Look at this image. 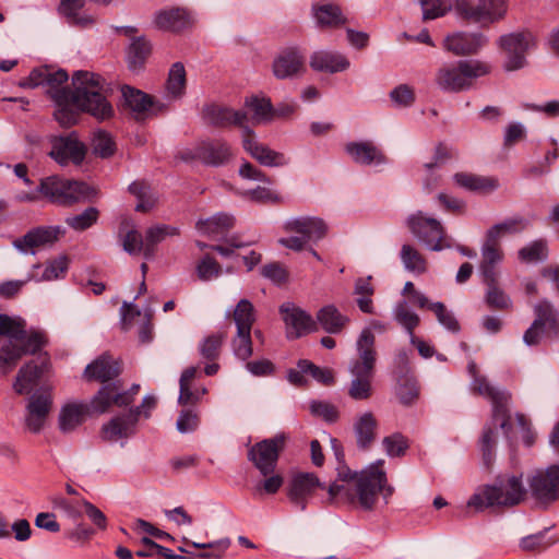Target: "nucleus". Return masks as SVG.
<instances>
[{
  "label": "nucleus",
  "instance_id": "obj_1",
  "mask_svg": "<svg viewBox=\"0 0 559 559\" xmlns=\"http://www.w3.org/2000/svg\"><path fill=\"white\" fill-rule=\"evenodd\" d=\"M393 493L394 488L389 484L384 461L379 460L360 472L340 473V478L328 489V502L373 511L380 495L388 503Z\"/></svg>",
  "mask_w": 559,
  "mask_h": 559
},
{
  "label": "nucleus",
  "instance_id": "obj_2",
  "mask_svg": "<svg viewBox=\"0 0 559 559\" xmlns=\"http://www.w3.org/2000/svg\"><path fill=\"white\" fill-rule=\"evenodd\" d=\"M75 91L62 90L52 94L58 109L56 120L66 128L76 123L79 112L86 111L98 120L112 116L114 109L103 95V80L99 75L80 71L73 76Z\"/></svg>",
  "mask_w": 559,
  "mask_h": 559
},
{
  "label": "nucleus",
  "instance_id": "obj_3",
  "mask_svg": "<svg viewBox=\"0 0 559 559\" xmlns=\"http://www.w3.org/2000/svg\"><path fill=\"white\" fill-rule=\"evenodd\" d=\"M140 391L139 384H133L130 390L119 392L117 384L103 386L92 399L90 405L84 403L70 402L64 404L59 413V428L63 432H71L82 425L91 414H104L111 406H128Z\"/></svg>",
  "mask_w": 559,
  "mask_h": 559
},
{
  "label": "nucleus",
  "instance_id": "obj_4",
  "mask_svg": "<svg viewBox=\"0 0 559 559\" xmlns=\"http://www.w3.org/2000/svg\"><path fill=\"white\" fill-rule=\"evenodd\" d=\"M0 335L9 340L0 348V369L10 372L24 355L36 354L47 343L43 332L26 331L25 321L0 314Z\"/></svg>",
  "mask_w": 559,
  "mask_h": 559
},
{
  "label": "nucleus",
  "instance_id": "obj_5",
  "mask_svg": "<svg viewBox=\"0 0 559 559\" xmlns=\"http://www.w3.org/2000/svg\"><path fill=\"white\" fill-rule=\"evenodd\" d=\"M205 119L213 126H238L243 128L242 146L254 159L265 166H281L285 164L282 153L275 152L259 143L252 130L247 128L248 116L218 105L207 106L204 110Z\"/></svg>",
  "mask_w": 559,
  "mask_h": 559
},
{
  "label": "nucleus",
  "instance_id": "obj_6",
  "mask_svg": "<svg viewBox=\"0 0 559 559\" xmlns=\"http://www.w3.org/2000/svg\"><path fill=\"white\" fill-rule=\"evenodd\" d=\"M491 70V64L484 60H459L441 66L435 74V83L441 91L460 93L472 88L477 79L490 74Z\"/></svg>",
  "mask_w": 559,
  "mask_h": 559
},
{
  "label": "nucleus",
  "instance_id": "obj_7",
  "mask_svg": "<svg viewBox=\"0 0 559 559\" xmlns=\"http://www.w3.org/2000/svg\"><path fill=\"white\" fill-rule=\"evenodd\" d=\"M179 235L180 229L178 227L167 224L150 226L144 236L134 227L129 228L128 223H123L119 229V238L123 249L130 254L143 253L145 258L153 257L160 242Z\"/></svg>",
  "mask_w": 559,
  "mask_h": 559
},
{
  "label": "nucleus",
  "instance_id": "obj_8",
  "mask_svg": "<svg viewBox=\"0 0 559 559\" xmlns=\"http://www.w3.org/2000/svg\"><path fill=\"white\" fill-rule=\"evenodd\" d=\"M526 489L518 476H509L500 480L498 486L485 487L469 499L467 507L483 511L489 507H513L526 497Z\"/></svg>",
  "mask_w": 559,
  "mask_h": 559
},
{
  "label": "nucleus",
  "instance_id": "obj_9",
  "mask_svg": "<svg viewBox=\"0 0 559 559\" xmlns=\"http://www.w3.org/2000/svg\"><path fill=\"white\" fill-rule=\"evenodd\" d=\"M40 191L45 199L63 206L83 201L91 194V189L86 183L57 176L41 179Z\"/></svg>",
  "mask_w": 559,
  "mask_h": 559
},
{
  "label": "nucleus",
  "instance_id": "obj_10",
  "mask_svg": "<svg viewBox=\"0 0 559 559\" xmlns=\"http://www.w3.org/2000/svg\"><path fill=\"white\" fill-rule=\"evenodd\" d=\"M407 226L411 233L431 250L440 251L452 246L442 224L421 212L409 216Z\"/></svg>",
  "mask_w": 559,
  "mask_h": 559
},
{
  "label": "nucleus",
  "instance_id": "obj_11",
  "mask_svg": "<svg viewBox=\"0 0 559 559\" xmlns=\"http://www.w3.org/2000/svg\"><path fill=\"white\" fill-rule=\"evenodd\" d=\"M472 392L477 395L485 396L492 403V419L500 421V427L507 437L511 435V416L509 413V402L511 395L507 392L499 391L489 384L485 377H476L472 384Z\"/></svg>",
  "mask_w": 559,
  "mask_h": 559
},
{
  "label": "nucleus",
  "instance_id": "obj_12",
  "mask_svg": "<svg viewBox=\"0 0 559 559\" xmlns=\"http://www.w3.org/2000/svg\"><path fill=\"white\" fill-rule=\"evenodd\" d=\"M286 445V437L276 435L255 443L248 453L249 460L263 476L274 473L280 454Z\"/></svg>",
  "mask_w": 559,
  "mask_h": 559
},
{
  "label": "nucleus",
  "instance_id": "obj_13",
  "mask_svg": "<svg viewBox=\"0 0 559 559\" xmlns=\"http://www.w3.org/2000/svg\"><path fill=\"white\" fill-rule=\"evenodd\" d=\"M455 9L459 15L466 21L491 23L503 16L507 7L502 0H478L477 3L459 0Z\"/></svg>",
  "mask_w": 559,
  "mask_h": 559
},
{
  "label": "nucleus",
  "instance_id": "obj_14",
  "mask_svg": "<svg viewBox=\"0 0 559 559\" xmlns=\"http://www.w3.org/2000/svg\"><path fill=\"white\" fill-rule=\"evenodd\" d=\"M536 44L531 32H522L501 37L500 46L507 55L506 70L513 71L524 66L525 52Z\"/></svg>",
  "mask_w": 559,
  "mask_h": 559
},
{
  "label": "nucleus",
  "instance_id": "obj_15",
  "mask_svg": "<svg viewBox=\"0 0 559 559\" xmlns=\"http://www.w3.org/2000/svg\"><path fill=\"white\" fill-rule=\"evenodd\" d=\"M531 489L534 497L540 502L548 503L557 500L559 498V466L554 465L537 472L531 479Z\"/></svg>",
  "mask_w": 559,
  "mask_h": 559
},
{
  "label": "nucleus",
  "instance_id": "obj_16",
  "mask_svg": "<svg viewBox=\"0 0 559 559\" xmlns=\"http://www.w3.org/2000/svg\"><path fill=\"white\" fill-rule=\"evenodd\" d=\"M323 488V485L316 474L298 472L292 476L288 498L294 504L304 510L308 499L312 497L317 490Z\"/></svg>",
  "mask_w": 559,
  "mask_h": 559
},
{
  "label": "nucleus",
  "instance_id": "obj_17",
  "mask_svg": "<svg viewBox=\"0 0 559 559\" xmlns=\"http://www.w3.org/2000/svg\"><path fill=\"white\" fill-rule=\"evenodd\" d=\"M63 231L58 226H43L33 228L23 237L13 241L15 248L23 252H35V250L55 243L62 236Z\"/></svg>",
  "mask_w": 559,
  "mask_h": 559
},
{
  "label": "nucleus",
  "instance_id": "obj_18",
  "mask_svg": "<svg viewBox=\"0 0 559 559\" xmlns=\"http://www.w3.org/2000/svg\"><path fill=\"white\" fill-rule=\"evenodd\" d=\"M288 338H298L317 330V323L310 314L292 305L281 307Z\"/></svg>",
  "mask_w": 559,
  "mask_h": 559
},
{
  "label": "nucleus",
  "instance_id": "obj_19",
  "mask_svg": "<svg viewBox=\"0 0 559 559\" xmlns=\"http://www.w3.org/2000/svg\"><path fill=\"white\" fill-rule=\"evenodd\" d=\"M376 337L370 329H364L357 340V358L350 367L355 371L376 372Z\"/></svg>",
  "mask_w": 559,
  "mask_h": 559
},
{
  "label": "nucleus",
  "instance_id": "obj_20",
  "mask_svg": "<svg viewBox=\"0 0 559 559\" xmlns=\"http://www.w3.org/2000/svg\"><path fill=\"white\" fill-rule=\"evenodd\" d=\"M503 258L504 252L501 247V241L486 233L481 247V261L479 265L483 281L493 282V276H498L496 266L503 260Z\"/></svg>",
  "mask_w": 559,
  "mask_h": 559
},
{
  "label": "nucleus",
  "instance_id": "obj_21",
  "mask_svg": "<svg viewBox=\"0 0 559 559\" xmlns=\"http://www.w3.org/2000/svg\"><path fill=\"white\" fill-rule=\"evenodd\" d=\"M121 364L111 355L104 354L92 361L84 370L86 381L108 382L121 373Z\"/></svg>",
  "mask_w": 559,
  "mask_h": 559
},
{
  "label": "nucleus",
  "instance_id": "obj_22",
  "mask_svg": "<svg viewBox=\"0 0 559 559\" xmlns=\"http://www.w3.org/2000/svg\"><path fill=\"white\" fill-rule=\"evenodd\" d=\"M454 183L469 192L488 194L499 187V179L495 176H483L468 171H459L453 176Z\"/></svg>",
  "mask_w": 559,
  "mask_h": 559
},
{
  "label": "nucleus",
  "instance_id": "obj_23",
  "mask_svg": "<svg viewBox=\"0 0 559 559\" xmlns=\"http://www.w3.org/2000/svg\"><path fill=\"white\" fill-rule=\"evenodd\" d=\"M486 44L481 35L456 33L444 39L443 47L455 56H471Z\"/></svg>",
  "mask_w": 559,
  "mask_h": 559
},
{
  "label": "nucleus",
  "instance_id": "obj_24",
  "mask_svg": "<svg viewBox=\"0 0 559 559\" xmlns=\"http://www.w3.org/2000/svg\"><path fill=\"white\" fill-rule=\"evenodd\" d=\"M52 404L49 393L33 395L27 404L26 426L33 432H38L50 412Z\"/></svg>",
  "mask_w": 559,
  "mask_h": 559
},
{
  "label": "nucleus",
  "instance_id": "obj_25",
  "mask_svg": "<svg viewBox=\"0 0 559 559\" xmlns=\"http://www.w3.org/2000/svg\"><path fill=\"white\" fill-rule=\"evenodd\" d=\"M50 155L59 164H80L86 155V147L75 139L60 138L55 141Z\"/></svg>",
  "mask_w": 559,
  "mask_h": 559
},
{
  "label": "nucleus",
  "instance_id": "obj_26",
  "mask_svg": "<svg viewBox=\"0 0 559 559\" xmlns=\"http://www.w3.org/2000/svg\"><path fill=\"white\" fill-rule=\"evenodd\" d=\"M284 230L290 234H299L308 241L322 239L326 235L328 227L320 218L302 217L286 223Z\"/></svg>",
  "mask_w": 559,
  "mask_h": 559
},
{
  "label": "nucleus",
  "instance_id": "obj_27",
  "mask_svg": "<svg viewBox=\"0 0 559 559\" xmlns=\"http://www.w3.org/2000/svg\"><path fill=\"white\" fill-rule=\"evenodd\" d=\"M45 368L46 362H41V365H38L34 360L26 362L16 374V379L13 383L14 391L21 395L29 394L38 384Z\"/></svg>",
  "mask_w": 559,
  "mask_h": 559
},
{
  "label": "nucleus",
  "instance_id": "obj_28",
  "mask_svg": "<svg viewBox=\"0 0 559 559\" xmlns=\"http://www.w3.org/2000/svg\"><path fill=\"white\" fill-rule=\"evenodd\" d=\"M157 28L166 32H181L191 25L189 13L180 8L159 11L155 16Z\"/></svg>",
  "mask_w": 559,
  "mask_h": 559
},
{
  "label": "nucleus",
  "instance_id": "obj_29",
  "mask_svg": "<svg viewBox=\"0 0 559 559\" xmlns=\"http://www.w3.org/2000/svg\"><path fill=\"white\" fill-rule=\"evenodd\" d=\"M198 369L195 367H189L183 370L180 377V393L178 403L181 406L195 405L202 397L207 393L205 388L193 389V382L197 378Z\"/></svg>",
  "mask_w": 559,
  "mask_h": 559
},
{
  "label": "nucleus",
  "instance_id": "obj_30",
  "mask_svg": "<svg viewBox=\"0 0 559 559\" xmlns=\"http://www.w3.org/2000/svg\"><path fill=\"white\" fill-rule=\"evenodd\" d=\"M305 59L296 49L284 50L273 63V72L278 79L298 74L304 70Z\"/></svg>",
  "mask_w": 559,
  "mask_h": 559
},
{
  "label": "nucleus",
  "instance_id": "obj_31",
  "mask_svg": "<svg viewBox=\"0 0 559 559\" xmlns=\"http://www.w3.org/2000/svg\"><path fill=\"white\" fill-rule=\"evenodd\" d=\"M378 426V419L371 412H365L356 418L354 430L358 447L361 449L371 447L377 438Z\"/></svg>",
  "mask_w": 559,
  "mask_h": 559
},
{
  "label": "nucleus",
  "instance_id": "obj_32",
  "mask_svg": "<svg viewBox=\"0 0 559 559\" xmlns=\"http://www.w3.org/2000/svg\"><path fill=\"white\" fill-rule=\"evenodd\" d=\"M353 379L347 386V395L354 401H368L372 397L374 373L369 371H355L350 369Z\"/></svg>",
  "mask_w": 559,
  "mask_h": 559
},
{
  "label": "nucleus",
  "instance_id": "obj_33",
  "mask_svg": "<svg viewBox=\"0 0 559 559\" xmlns=\"http://www.w3.org/2000/svg\"><path fill=\"white\" fill-rule=\"evenodd\" d=\"M197 154L200 159L210 165H222L233 156L230 146L222 141L203 143L199 146Z\"/></svg>",
  "mask_w": 559,
  "mask_h": 559
},
{
  "label": "nucleus",
  "instance_id": "obj_34",
  "mask_svg": "<svg viewBox=\"0 0 559 559\" xmlns=\"http://www.w3.org/2000/svg\"><path fill=\"white\" fill-rule=\"evenodd\" d=\"M346 152L359 164L369 165L384 162L383 154L370 142L348 143Z\"/></svg>",
  "mask_w": 559,
  "mask_h": 559
},
{
  "label": "nucleus",
  "instance_id": "obj_35",
  "mask_svg": "<svg viewBox=\"0 0 559 559\" xmlns=\"http://www.w3.org/2000/svg\"><path fill=\"white\" fill-rule=\"evenodd\" d=\"M349 62L342 55L330 52H317L312 56L310 66L318 71L337 72L348 67Z\"/></svg>",
  "mask_w": 559,
  "mask_h": 559
},
{
  "label": "nucleus",
  "instance_id": "obj_36",
  "mask_svg": "<svg viewBox=\"0 0 559 559\" xmlns=\"http://www.w3.org/2000/svg\"><path fill=\"white\" fill-rule=\"evenodd\" d=\"M235 225V218L227 214H218L197 223V229L205 236L222 235Z\"/></svg>",
  "mask_w": 559,
  "mask_h": 559
},
{
  "label": "nucleus",
  "instance_id": "obj_37",
  "mask_svg": "<svg viewBox=\"0 0 559 559\" xmlns=\"http://www.w3.org/2000/svg\"><path fill=\"white\" fill-rule=\"evenodd\" d=\"M124 106L131 111L143 115L152 108V98L140 90H135L128 85L121 88Z\"/></svg>",
  "mask_w": 559,
  "mask_h": 559
},
{
  "label": "nucleus",
  "instance_id": "obj_38",
  "mask_svg": "<svg viewBox=\"0 0 559 559\" xmlns=\"http://www.w3.org/2000/svg\"><path fill=\"white\" fill-rule=\"evenodd\" d=\"M314 16L321 27L336 28L343 26L347 22L341 9L334 4L316 7Z\"/></svg>",
  "mask_w": 559,
  "mask_h": 559
},
{
  "label": "nucleus",
  "instance_id": "obj_39",
  "mask_svg": "<svg viewBox=\"0 0 559 559\" xmlns=\"http://www.w3.org/2000/svg\"><path fill=\"white\" fill-rule=\"evenodd\" d=\"M246 108L252 114V124L274 120V108L269 98L251 96L246 100Z\"/></svg>",
  "mask_w": 559,
  "mask_h": 559
},
{
  "label": "nucleus",
  "instance_id": "obj_40",
  "mask_svg": "<svg viewBox=\"0 0 559 559\" xmlns=\"http://www.w3.org/2000/svg\"><path fill=\"white\" fill-rule=\"evenodd\" d=\"M317 320L329 333H338L348 322V319L342 316L334 306L321 308L317 313Z\"/></svg>",
  "mask_w": 559,
  "mask_h": 559
},
{
  "label": "nucleus",
  "instance_id": "obj_41",
  "mask_svg": "<svg viewBox=\"0 0 559 559\" xmlns=\"http://www.w3.org/2000/svg\"><path fill=\"white\" fill-rule=\"evenodd\" d=\"M419 395L420 386L413 374H405L399 379L396 397L401 404L409 406L419 399Z\"/></svg>",
  "mask_w": 559,
  "mask_h": 559
},
{
  "label": "nucleus",
  "instance_id": "obj_42",
  "mask_svg": "<svg viewBox=\"0 0 559 559\" xmlns=\"http://www.w3.org/2000/svg\"><path fill=\"white\" fill-rule=\"evenodd\" d=\"M487 286L486 304L492 310L508 311L511 309V300L498 285V276H493V282L484 281Z\"/></svg>",
  "mask_w": 559,
  "mask_h": 559
},
{
  "label": "nucleus",
  "instance_id": "obj_43",
  "mask_svg": "<svg viewBox=\"0 0 559 559\" xmlns=\"http://www.w3.org/2000/svg\"><path fill=\"white\" fill-rule=\"evenodd\" d=\"M401 259L405 269L414 274H424L428 269L424 254L412 245L402 246Z\"/></svg>",
  "mask_w": 559,
  "mask_h": 559
},
{
  "label": "nucleus",
  "instance_id": "obj_44",
  "mask_svg": "<svg viewBox=\"0 0 559 559\" xmlns=\"http://www.w3.org/2000/svg\"><path fill=\"white\" fill-rule=\"evenodd\" d=\"M233 320L237 326V331H251L255 322L253 305L248 299H241L234 309Z\"/></svg>",
  "mask_w": 559,
  "mask_h": 559
},
{
  "label": "nucleus",
  "instance_id": "obj_45",
  "mask_svg": "<svg viewBox=\"0 0 559 559\" xmlns=\"http://www.w3.org/2000/svg\"><path fill=\"white\" fill-rule=\"evenodd\" d=\"M85 4V0H61L59 12L63 14L71 24L87 26L94 20L91 16H81L79 10Z\"/></svg>",
  "mask_w": 559,
  "mask_h": 559
},
{
  "label": "nucleus",
  "instance_id": "obj_46",
  "mask_svg": "<svg viewBox=\"0 0 559 559\" xmlns=\"http://www.w3.org/2000/svg\"><path fill=\"white\" fill-rule=\"evenodd\" d=\"M526 226L527 222L523 217H512L493 225L487 233L501 241L503 236L519 234L523 231Z\"/></svg>",
  "mask_w": 559,
  "mask_h": 559
},
{
  "label": "nucleus",
  "instance_id": "obj_47",
  "mask_svg": "<svg viewBox=\"0 0 559 559\" xmlns=\"http://www.w3.org/2000/svg\"><path fill=\"white\" fill-rule=\"evenodd\" d=\"M166 88L173 97H179L183 94L186 88V70L180 62L173 64L170 68Z\"/></svg>",
  "mask_w": 559,
  "mask_h": 559
},
{
  "label": "nucleus",
  "instance_id": "obj_48",
  "mask_svg": "<svg viewBox=\"0 0 559 559\" xmlns=\"http://www.w3.org/2000/svg\"><path fill=\"white\" fill-rule=\"evenodd\" d=\"M298 367L323 385L329 386L335 383L334 371L330 368H320L307 359L299 360Z\"/></svg>",
  "mask_w": 559,
  "mask_h": 559
},
{
  "label": "nucleus",
  "instance_id": "obj_49",
  "mask_svg": "<svg viewBox=\"0 0 559 559\" xmlns=\"http://www.w3.org/2000/svg\"><path fill=\"white\" fill-rule=\"evenodd\" d=\"M129 190L139 199L136 211L148 212L154 207L156 199L152 195L150 187L144 181L133 182Z\"/></svg>",
  "mask_w": 559,
  "mask_h": 559
},
{
  "label": "nucleus",
  "instance_id": "obj_50",
  "mask_svg": "<svg viewBox=\"0 0 559 559\" xmlns=\"http://www.w3.org/2000/svg\"><path fill=\"white\" fill-rule=\"evenodd\" d=\"M75 512L79 514L84 513L98 530L105 531L107 528L106 515L91 502L86 500L78 501Z\"/></svg>",
  "mask_w": 559,
  "mask_h": 559
},
{
  "label": "nucleus",
  "instance_id": "obj_51",
  "mask_svg": "<svg viewBox=\"0 0 559 559\" xmlns=\"http://www.w3.org/2000/svg\"><path fill=\"white\" fill-rule=\"evenodd\" d=\"M382 445L390 456H403L408 447V439L400 432L386 436L382 440Z\"/></svg>",
  "mask_w": 559,
  "mask_h": 559
},
{
  "label": "nucleus",
  "instance_id": "obj_52",
  "mask_svg": "<svg viewBox=\"0 0 559 559\" xmlns=\"http://www.w3.org/2000/svg\"><path fill=\"white\" fill-rule=\"evenodd\" d=\"M151 55V45L144 38L134 40L129 50L130 67L138 69L142 67L146 58Z\"/></svg>",
  "mask_w": 559,
  "mask_h": 559
},
{
  "label": "nucleus",
  "instance_id": "obj_53",
  "mask_svg": "<svg viewBox=\"0 0 559 559\" xmlns=\"http://www.w3.org/2000/svg\"><path fill=\"white\" fill-rule=\"evenodd\" d=\"M225 338L226 333L222 332L207 336L200 348L202 357L207 360L217 359Z\"/></svg>",
  "mask_w": 559,
  "mask_h": 559
},
{
  "label": "nucleus",
  "instance_id": "obj_54",
  "mask_svg": "<svg viewBox=\"0 0 559 559\" xmlns=\"http://www.w3.org/2000/svg\"><path fill=\"white\" fill-rule=\"evenodd\" d=\"M427 309L432 311L438 321L445 326L448 330L452 332H457L460 330V324L457 320L454 318L453 313L450 312L447 307L442 302H428L426 306Z\"/></svg>",
  "mask_w": 559,
  "mask_h": 559
},
{
  "label": "nucleus",
  "instance_id": "obj_55",
  "mask_svg": "<svg viewBox=\"0 0 559 559\" xmlns=\"http://www.w3.org/2000/svg\"><path fill=\"white\" fill-rule=\"evenodd\" d=\"M396 321L408 332L411 336L415 335V329L419 325V317L408 309L405 304H400L395 310Z\"/></svg>",
  "mask_w": 559,
  "mask_h": 559
},
{
  "label": "nucleus",
  "instance_id": "obj_56",
  "mask_svg": "<svg viewBox=\"0 0 559 559\" xmlns=\"http://www.w3.org/2000/svg\"><path fill=\"white\" fill-rule=\"evenodd\" d=\"M129 430V425L126 419L121 417H117L111 419L106 426L102 429V437L107 441H115L120 438L127 437Z\"/></svg>",
  "mask_w": 559,
  "mask_h": 559
},
{
  "label": "nucleus",
  "instance_id": "obj_57",
  "mask_svg": "<svg viewBox=\"0 0 559 559\" xmlns=\"http://www.w3.org/2000/svg\"><path fill=\"white\" fill-rule=\"evenodd\" d=\"M547 255V245L543 240H536L523 247L519 251V259L522 262L531 263L544 259Z\"/></svg>",
  "mask_w": 559,
  "mask_h": 559
},
{
  "label": "nucleus",
  "instance_id": "obj_58",
  "mask_svg": "<svg viewBox=\"0 0 559 559\" xmlns=\"http://www.w3.org/2000/svg\"><path fill=\"white\" fill-rule=\"evenodd\" d=\"M93 151L96 155L106 158L116 151V144L111 136L103 131L97 132L93 139Z\"/></svg>",
  "mask_w": 559,
  "mask_h": 559
},
{
  "label": "nucleus",
  "instance_id": "obj_59",
  "mask_svg": "<svg viewBox=\"0 0 559 559\" xmlns=\"http://www.w3.org/2000/svg\"><path fill=\"white\" fill-rule=\"evenodd\" d=\"M197 273L201 281H210L221 275L222 266L214 258L206 255L198 263Z\"/></svg>",
  "mask_w": 559,
  "mask_h": 559
},
{
  "label": "nucleus",
  "instance_id": "obj_60",
  "mask_svg": "<svg viewBox=\"0 0 559 559\" xmlns=\"http://www.w3.org/2000/svg\"><path fill=\"white\" fill-rule=\"evenodd\" d=\"M98 211L95 207H88L82 214L68 217L66 223L75 230H85L96 223Z\"/></svg>",
  "mask_w": 559,
  "mask_h": 559
},
{
  "label": "nucleus",
  "instance_id": "obj_61",
  "mask_svg": "<svg viewBox=\"0 0 559 559\" xmlns=\"http://www.w3.org/2000/svg\"><path fill=\"white\" fill-rule=\"evenodd\" d=\"M424 9V20L443 16L451 9L449 0H420Z\"/></svg>",
  "mask_w": 559,
  "mask_h": 559
},
{
  "label": "nucleus",
  "instance_id": "obj_62",
  "mask_svg": "<svg viewBox=\"0 0 559 559\" xmlns=\"http://www.w3.org/2000/svg\"><path fill=\"white\" fill-rule=\"evenodd\" d=\"M233 346L237 357L248 359L252 355L251 331H237Z\"/></svg>",
  "mask_w": 559,
  "mask_h": 559
},
{
  "label": "nucleus",
  "instance_id": "obj_63",
  "mask_svg": "<svg viewBox=\"0 0 559 559\" xmlns=\"http://www.w3.org/2000/svg\"><path fill=\"white\" fill-rule=\"evenodd\" d=\"M68 266H69L68 258L59 257V258L48 262L41 278L45 281L57 280L60 276L66 274Z\"/></svg>",
  "mask_w": 559,
  "mask_h": 559
},
{
  "label": "nucleus",
  "instance_id": "obj_64",
  "mask_svg": "<svg viewBox=\"0 0 559 559\" xmlns=\"http://www.w3.org/2000/svg\"><path fill=\"white\" fill-rule=\"evenodd\" d=\"M390 97L395 105L407 107L415 102V92L409 85L401 84L390 93Z\"/></svg>",
  "mask_w": 559,
  "mask_h": 559
}]
</instances>
